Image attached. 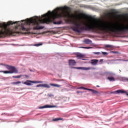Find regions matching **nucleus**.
<instances>
[{
	"instance_id": "obj_10",
	"label": "nucleus",
	"mask_w": 128,
	"mask_h": 128,
	"mask_svg": "<svg viewBox=\"0 0 128 128\" xmlns=\"http://www.w3.org/2000/svg\"><path fill=\"white\" fill-rule=\"evenodd\" d=\"M56 108V106L45 105L43 106H40L39 108Z\"/></svg>"
},
{
	"instance_id": "obj_14",
	"label": "nucleus",
	"mask_w": 128,
	"mask_h": 128,
	"mask_svg": "<svg viewBox=\"0 0 128 128\" xmlns=\"http://www.w3.org/2000/svg\"><path fill=\"white\" fill-rule=\"evenodd\" d=\"M84 42L86 44H92V41L90 39H85L84 40Z\"/></svg>"
},
{
	"instance_id": "obj_32",
	"label": "nucleus",
	"mask_w": 128,
	"mask_h": 128,
	"mask_svg": "<svg viewBox=\"0 0 128 128\" xmlns=\"http://www.w3.org/2000/svg\"><path fill=\"white\" fill-rule=\"evenodd\" d=\"M49 96H52V95H49Z\"/></svg>"
},
{
	"instance_id": "obj_16",
	"label": "nucleus",
	"mask_w": 128,
	"mask_h": 128,
	"mask_svg": "<svg viewBox=\"0 0 128 128\" xmlns=\"http://www.w3.org/2000/svg\"><path fill=\"white\" fill-rule=\"evenodd\" d=\"M50 86H56V88H60L62 86L58 84H50Z\"/></svg>"
},
{
	"instance_id": "obj_15",
	"label": "nucleus",
	"mask_w": 128,
	"mask_h": 128,
	"mask_svg": "<svg viewBox=\"0 0 128 128\" xmlns=\"http://www.w3.org/2000/svg\"><path fill=\"white\" fill-rule=\"evenodd\" d=\"M76 58H84V54H80V53H78L76 54Z\"/></svg>"
},
{
	"instance_id": "obj_25",
	"label": "nucleus",
	"mask_w": 128,
	"mask_h": 128,
	"mask_svg": "<svg viewBox=\"0 0 128 128\" xmlns=\"http://www.w3.org/2000/svg\"><path fill=\"white\" fill-rule=\"evenodd\" d=\"M81 48H92L90 47H84V46H81L80 47Z\"/></svg>"
},
{
	"instance_id": "obj_13",
	"label": "nucleus",
	"mask_w": 128,
	"mask_h": 128,
	"mask_svg": "<svg viewBox=\"0 0 128 128\" xmlns=\"http://www.w3.org/2000/svg\"><path fill=\"white\" fill-rule=\"evenodd\" d=\"M104 48H110V50H114V47L112 45H110V44H106L104 45Z\"/></svg>"
},
{
	"instance_id": "obj_31",
	"label": "nucleus",
	"mask_w": 128,
	"mask_h": 128,
	"mask_svg": "<svg viewBox=\"0 0 128 128\" xmlns=\"http://www.w3.org/2000/svg\"><path fill=\"white\" fill-rule=\"evenodd\" d=\"M96 87L97 88H100V86L98 85V86H96Z\"/></svg>"
},
{
	"instance_id": "obj_3",
	"label": "nucleus",
	"mask_w": 128,
	"mask_h": 128,
	"mask_svg": "<svg viewBox=\"0 0 128 128\" xmlns=\"http://www.w3.org/2000/svg\"><path fill=\"white\" fill-rule=\"evenodd\" d=\"M14 24H18V22L10 21L7 24L4 23L2 26H0V38H4L7 36H16V34H18V32H14L8 28V26H12Z\"/></svg>"
},
{
	"instance_id": "obj_6",
	"label": "nucleus",
	"mask_w": 128,
	"mask_h": 128,
	"mask_svg": "<svg viewBox=\"0 0 128 128\" xmlns=\"http://www.w3.org/2000/svg\"><path fill=\"white\" fill-rule=\"evenodd\" d=\"M77 89L78 90H90V92H92V94H100V92H98V90H93V89L86 88L83 87V86L78 87V88H77Z\"/></svg>"
},
{
	"instance_id": "obj_18",
	"label": "nucleus",
	"mask_w": 128,
	"mask_h": 128,
	"mask_svg": "<svg viewBox=\"0 0 128 128\" xmlns=\"http://www.w3.org/2000/svg\"><path fill=\"white\" fill-rule=\"evenodd\" d=\"M22 76V75H20L18 76H12L13 78H20Z\"/></svg>"
},
{
	"instance_id": "obj_26",
	"label": "nucleus",
	"mask_w": 128,
	"mask_h": 128,
	"mask_svg": "<svg viewBox=\"0 0 128 128\" xmlns=\"http://www.w3.org/2000/svg\"><path fill=\"white\" fill-rule=\"evenodd\" d=\"M110 52H112L113 54H120V52H114V51H112Z\"/></svg>"
},
{
	"instance_id": "obj_7",
	"label": "nucleus",
	"mask_w": 128,
	"mask_h": 128,
	"mask_svg": "<svg viewBox=\"0 0 128 128\" xmlns=\"http://www.w3.org/2000/svg\"><path fill=\"white\" fill-rule=\"evenodd\" d=\"M72 68H76V70H96V68L92 67H72Z\"/></svg>"
},
{
	"instance_id": "obj_22",
	"label": "nucleus",
	"mask_w": 128,
	"mask_h": 128,
	"mask_svg": "<svg viewBox=\"0 0 128 128\" xmlns=\"http://www.w3.org/2000/svg\"><path fill=\"white\" fill-rule=\"evenodd\" d=\"M42 46V43H39L38 44H34V46Z\"/></svg>"
},
{
	"instance_id": "obj_2",
	"label": "nucleus",
	"mask_w": 128,
	"mask_h": 128,
	"mask_svg": "<svg viewBox=\"0 0 128 128\" xmlns=\"http://www.w3.org/2000/svg\"><path fill=\"white\" fill-rule=\"evenodd\" d=\"M84 26H82L80 24L78 23L77 21V32H82V30H100L104 32H114L118 34V32H124L128 30V26H124V24H120L121 26L118 24H112L109 22H103L102 20L96 22H90L88 23H84Z\"/></svg>"
},
{
	"instance_id": "obj_24",
	"label": "nucleus",
	"mask_w": 128,
	"mask_h": 128,
	"mask_svg": "<svg viewBox=\"0 0 128 128\" xmlns=\"http://www.w3.org/2000/svg\"><path fill=\"white\" fill-rule=\"evenodd\" d=\"M22 30H23L24 32H26V28L24 27V26L21 27Z\"/></svg>"
},
{
	"instance_id": "obj_12",
	"label": "nucleus",
	"mask_w": 128,
	"mask_h": 128,
	"mask_svg": "<svg viewBox=\"0 0 128 128\" xmlns=\"http://www.w3.org/2000/svg\"><path fill=\"white\" fill-rule=\"evenodd\" d=\"M98 60L96 59H94L91 60V62L93 66H96L98 64Z\"/></svg>"
},
{
	"instance_id": "obj_9",
	"label": "nucleus",
	"mask_w": 128,
	"mask_h": 128,
	"mask_svg": "<svg viewBox=\"0 0 128 128\" xmlns=\"http://www.w3.org/2000/svg\"><path fill=\"white\" fill-rule=\"evenodd\" d=\"M76 64V62L74 60H68V64L70 66H74Z\"/></svg>"
},
{
	"instance_id": "obj_19",
	"label": "nucleus",
	"mask_w": 128,
	"mask_h": 128,
	"mask_svg": "<svg viewBox=\"0 0 128 128\" xmlns=\"http://www.w3.org/2000/svg\"><path fill=\"white\" fill-rule=\"evenodd\" d=\"M22 84V82L20 81H18L17 82H12V84Z\"/></svg>"
},
{
	"instance_id": "obj_29",
	"label": "nucleus",
	"mask_w": 128,
	"mask_h": 128,
	"mask_svg": "<svg viewBox=\"0 0 128 128\" xmlns=\"http://www.w3.org/2000/svg\"><path fill=\"white\" fill-rule=\"evenodd\" d=\"M104 60H100V62H102Z\"/></svg>"
},
{
	"instance_id": "obj_5",
	"label": "nucleus",
	"mask_w": 128,
	"mask_h": 128,
	"mask_svg": "<svg viewBox=\"0 0 128 128\" xmlns=\"http://www.w3.org/2000/svg\"><path fill=\"white\" fill-rule=\"evenodd\" d=\"M22 84H26V86H32V84H42L44 82L42 81H34L30 80H26V82H22Z\"/></svg>"
},
{
	"instance_id": "obj_17",
	"label": "nucleus",
	"mask_w": 128,
	"mask_h": 128,
	"mask_svg": "<svg viewBox=\"0 0 128 128\" xmlns=\"http://www.w3.org/2000/svg\"><path fill=\"white\" fill-rule=\"evenodd\" d=\"M108 80L110 82H114V80H116L114 79V78L110 77V76L108 77Z\"/></svg>"
},
{
	"instance_id": "obj_28",
	"label": "nucleus",
	"mask_w": 128,
	"mask_h": 128,
	"mask_svg": "<svg viewBox=\"0 0 128 128\" xmlns=\"http://www.w3.org/2000/svg\"><path fill=\"white\" fill-rule=\"evenodd\" d=\"M76 93L77 94H80V93L82 94V92H80V91L78 90V91L76 92Z\"/></svg>"
},
{
	"instance_id": "obj_27",
	"label": "nucleus",
	"mask_w": 128,
	"mask_h": 128,
	"mask_svg": "<svg viewBox=\"0 0 128 128\" xmlns=\"http://www.w3.org/2000/svg\"><path fill=\"white\" fill-rule=\"evenodd\" d=\"M54 80H56V82H61V81H62V80H58V79H54Z\"/></svg>"
},
{
	"instance_id": "obj_1",
	"label": "nucleus",
	"mask_w": 128,
	"mask_h": 128,
	"mask_svg": "<svg viewBox=\"0 0 128 128\" xmlns=\"http://www.w3.org/2000/svg\"><path fill=\"white\" fill-rule=\"evenodd\" d=\"M64 8H58L54 11H48V13L42 15V18H45L42 19V17L38 18L36 16L34 18L28 19L27 22L29 24L36 26L34 27V30H42L44 28V26H40V24H48L53 22L54 24H60L62 21L56 22L57 18H68L70 12L65 10Z\"/></svg>"
},
{
	"instance_id": "obj_21",
	"label": "nucleus",
	"mask_w": 128,
	"mask_h": 128,
	"mask_svg": "<svg viewBox=\"0 0 128 128\" xmlns=\"http://www.w3.org/2000/svg\"><path fill=\"white\" fill-rule=\"evenodd\" d=\"M93 54H97V56H100V54H102L100 52H94Z\"/></svg>"
},
{
	"instance_id": "obj_11",
	"label": "nucleus",
	"mask_w": 128,
	"mask_h": 128,
	"mask_svg": "<svg viewBox=\"0 0 128 128\" xmlns=\"http://www.w3.org/2000/svg\"><path fill=\"white\" fill-rule=\"evenodd\" d=\"M116 92L117 94H126L128 96V93L127 92L125 91L124 90H119L116 91Z\"/></svg>"
},
{
	"instance_id": "obj_20",
	"label": "nucleus",
	"mask_w": 128,
	"mask_h": 128,
	"mask_svg": "<svg viewBox=\"0 0 128 128\" xmlns=\"http://www.w3.org/2000/svg\"><path fill=\"white\" fill-rule=\"evenodd\" d=\"M62 120V118H55L53 119V122H58V120Z\"/></svg>"
},
{
	"instance_id": "obj_30",
	"label": "nucleus",
	"mask_w": 128,
	"mask_h": 128,
	"mask_svg": "<svg viewBox=\"0 0 128 128\" xmlns=\"http://www.w3.org/2000/svg\"><path fill=\"white\" fill-rule=\"evenodd\" d=\"M25 76H26V78H28V76L27 75H25Z\"/></svg>"
},
{
	"instance_id": "obj_4",
	"label": "nucleus",
	"mask_w": 128,
	"mask_h": 128,
	"mask_svg": "<svg viewBox=\"0 0 128 128\" xmlns=\"http://www.w3.org/2000/svg\"><path fill=\"white\" fill-rule=\"evenodd\" d=\"M0 66H6V68L7 70H8L10 71H2L0 70V72H3L4 74H18V69L16 68V67L12 66H10L8 64H4L2 63H0Z\"/></svg>"
},
{
	"instance_id": "obj_33",
	"label": "nucleus",
	"mask_w": 128,
	"mask_h": 128,
	"mask_svg": "<svg viewBox=\"0 0 128 128\" xmlns=\"http://www.w3.org/2000/svg\"><path fill=\"white\" fill-rule=\"evenodd\" d=\"M123 60L126 61V60Z\"/></svg>"
},
{
	"instance_id": "obj_23",
	"label": "nucleus",
	"mask_w": 128,
	"mask_h": 128,
	"mask_svg": "<svg viewBox=\"0 0 128 128\" xmlns=\"http://www.w3.org/2000/svg\"><path fill=\"white\" fill-rule=\"evenodd\" d=\"M102 54H103L104 56H108V53L107 52H102Z\"/></svg>"
},
{
	"instance_id": "obj_8",
	"label": "nucleus",
	"mask_w": 128,
	"mask_h": 128,
	"mask_svg": "<svg viewBox=\"0 0 128 128\" xmlns=\"http://www.w3.org/2000/svg\"><path fill=\"white\" fill-rule=\"evenodd\" d=\"M50 88V86L48 84H40L36 86V88Z\"/></svg>"
}]
</instances>
